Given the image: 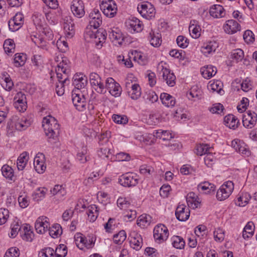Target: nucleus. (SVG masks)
Wrapping results in <instances>:
<instances>
[{
    "label": "nucleus",
    "mask_w": 257,
    "mask_h": 257,
    "mask_svg": "<svg viewBox=\"0 0 257 257\" xmlns=\"http://www.w3.org/2000/svg\"><path fill=\"white\" fill-rule=\"evenodd\" d=\"M43 126L49 142L55 143L60 134V125L56 118L51 115L43 118Z\"/></svg>",
    "instance_id": "f257e3e1"
},
{
    "label": "nucleus",
    "mask_w": 257,
    "mask_h": 257,
    "mask_svg": "<svg viewBox=\"0 0 257 257\" xmlns=\"http://www.w3.org/2000/svg\"><path fill=\"white\" fill-rule=\"evenodd\" d=\"M234 184L232 181H228L222 185L216 193V198L220 201L227 198L232 193Z\"/></svg>",
    "instance_id": "f03ea898"
},
{
    "label": "nucleus",
    "mask_w": 257,
    "mask_h": 257,
    "mask_svg": "<svg viewBox=\"0 0 257 257\" xmlns=\"http://www.w3.org/2000/svg\"><path fill=\"white\" fill-rule=\"evenodd\" d=\"M138 11L143 17L148 20H150L154 18L156 13L153 5L147 2L143 3L141 5H139Z\"/></svg>",
    "instance_id": "7ed1b4c3"
},
{
    "label": "nucleus",
    "mask_w": 257,
    "mask_h": 257,
    "mask_svg": "<svg viewBox=\"0 0 257 257\" xmlns=\"http://www.w3.org/2000/svg\"><path fill=\"white\" fill-rule=\"evenodd\" d=\"M89 80L91 86L97 92L100 94H104L106 92L104 85L101 82V77L98 74L94 72L91 73Z\"/></svg>",
    "instance_id": "20e7f679"
},
{
    "label": "nucleus",
    "mask_w": 257,
    "mask_h": 257,
    "mask_svg": "<svg viewBox=\"0 0 257 257\" xmlns=\"http://www.w3.org/2000/svg\"><path fill=\"white\" fill-rule=\"evenodd\" d=\"M118 182L124 187L135 186L138 183V178L136 174L127 173L120 177Z\"/></svg>",
    "instance_id": "39448f33"
},
{
    "label": "nucleus",
    "mask_w": 257,
    "mask_h": 257,
    "mask_svg": "<svg viewBox=\"0 0 257 257\" xmlns=\"http://www.w3.org/2000/svg\"><path fill=\"white\" fill-rule=\"evenodd\" d=\"M105 89H107L109 92L113 96L116 97L120 95L121 88L112 78L109 77L105 80Z\"/></svg>",
    "instance_id": "423d86ee"
},
{
    "label": "nucleus",
    "mask_w": 257,
    "mask_h": 257,
    "mask_svg": "<svg viewBox=\"0 0 257 257\" xmlns=\"http://www.w3.org/2000/svg\"><path fill=\"white\" fill-rule=\"evenodd\" d=\"M168 235V229L164 224H160L155 227L154 229V237L159 243L166 240Z\"/></svg>",
    "instance_id": "0eeeda50"
},
{
    "label": "nucleus",
    "mask_w": 257,
    "mask_h": 257,
    "mask_svg": "<svg viewBox=\"0 0 257 257\" xmlns=\"http://www.w3.org/2000/svg\"><path fill=\"white\" fill-rule=\"evenodd\" d=\"M158 69H161L160 74H162L163 79L168 86L173 87L176 84V76L170 69L164 67L160 64L158 66Z\"/></svg>",
    "instance_id": "6e6552de"
},
{
    "label": "nucleus",
    "mask_w": 257,
    "mask_h": 257,
    "mask_svg": "<svg viewBox=\"0 0 257 257\" xmlns=\"http://www.w3.org/2000/svg\"><path fill=\"white\" fill-rule=\"evenodd\" d=\"M73 91L72 93V100L76 108L79 111H83L86 105V98L82 94L76 93Z\"/></svg>",
    "instance_id": "1a4fd4ad"
},
{
    "label": "nucleus",
    "mask_w": 257,
    "mask_h": 257,
    "mask_svg": "<svg viewBox=\"0 0 257 257\" xmlns=\"http://www.w3.org/2000/svg\"><path fill=\"white\" fill-rule=\"evenodd\" d=\"M257 114L253 111L248 110L242 116L243 125L247 128H251L256 124Z\"/></svg>",
    "instance_id": "9d476101"
},
{
    "label": "nucleus",
    "mask_w": 257,
    "mask_h": 257,
    "mask_svg": "<svg viewBox=\"0 0 257 257\" xmlns=\"http://www.w3.org/2000/svg\"><path fill=\"white\" fill-rule=\"evenodd\" d=\"M24 16L21 13H17L12 19L9 21V28L10 31L15 32L22 27L24 24Z\"/></svg>",
    "instance_id": "9b49d317"
},
{
    "label": "nucleus",
    "mask_w": 257,
    "mask_h": 257,
    "mask_svg": "<svg viewBox=\"0 0 257 257\" xmlns=\"http://www.w3.org/2000/svg\"><path fill=\"white\" fill-rule=\"evenodd\" d=\"M14 105L19 111L24 112L27 108L26 97L24 93L19 92L14 97Z\"/></svg>",
    "instance_id": "f8f14e48"
},
{
    "label": "nucleus",
    "mask_w": 257,
    "mask_h": 257,
    "mask_svg": "<svg viewBox=\"0 0 257 257\" xmlns=\"http://www.w3.org/2000/svg\"><path fill=\"white\" fill-rule=\"evenodd\" d=\"M71 10L73 15L78 18L83 17L85 15L84 5L82 0H73Z\"/></svg>",
    "instance_id": "ddd939ff"
},
{
    "label": "nucleus",
    "mask_w": 257,
    "mask_h": 257,
    "mask_svg": "<svg viewBox=\"0 0 257 257\" xmlns=\"http://www.w3.org/2000/svg\"><path fill=\"white\" fill-rule=\"evenodd\" d=\"M125 24L127 29L131 33L140 32L143 29L142 22L135 17L128 20Z\"/></svg>",
    "instance_id": "4468645a"
},
{
    "label": "nucleus",
    "mask_w": 257,
    "mask_h": 257,
    "mask_svg": "<svg viewBox=\"0 0 257 257\" xmlns=\"http://www.w3.org/2000/svg\"><path fill=\"white\" fill-rule=\"evenodd\" d=\"M175 215L179 221H185L190 216L189 208L184 204L179 205L176 209Z\"/></svg>",
    "instance_id": "2eb2a0df"
},
{
    "label": "nucleus",
    "mask_w": 257,
    "mask_h": 257,
    "mask_svg": "<svg viewBox=\"0 0 257 257\" xmlns=\"http://www.w3.org/2000/svg\"><path fill=\"white\" fill-rule=\"evenodd\" d=\"M89 25L94 29L98 28L102 23L101 14L99 10L94 9L89 14Z\"/></svg>",
    "instance_id": "dca6fc26"
},
{
    "label": "nucleus",
    "mask_w": 257,
    "mask_h": 257,
    "mask_svg": "<svg viewBox=\"0 0 257 257\" xmlns=\"http://www.w3.org/2000/svg\"><path fill=\"white\" fill-rule=\"evenodd\" d=\"M47 217L45 216L39 217L36 220L35 227L38 233H44L49 227V223L47 221Z\"/></svg>",
    "instance_id": "f3484780"
},
{
    "label": "nucleus",
    "mask_w": 257,
    "mask_h": 257,
    "mask_svg": "<svg viewBox=\"0 0 257 257\" xmlns=\"http://www.w3.org/2000/svg\"><path fill=\"white\" fill-rule=\"evenodd\" d=\"M225 32L228 34H232L240 30V25L234 20H229L223 26Z\"/></svg>",
    "instance_id": "a211bd4d"
},
{
    "label": "nucleus",
    "mask_w": 257,
    "mask_h": 257,
    "mask_svg": "<svg viewBox=\"0 0 257 257\" xmlns=\"http://www.w3.org/2000/svg\"><path fill=\"white\" fill-rule=\"evenodd\" d=\"M224 122L226 126L233 130L236 128L239 124V119L232 114H228L224 117Z\"/></svg>",
    "instance_id": "6ab92c4d"
},
{
    "label": "nucleus",
    "mask_w": 257,
    "mask_h": 257,
    "mask_svg": "<svg viewBox=\"0 0 257 257\" xmlns=\"http://www.w3.org/2000/svg\"><path fill=\"white\" fill-rule=\"evenodd\" d=\"M108 35L104 30H97L94 34V42L98 48H100L102 46V44L105 42L106 36Z\"/></svg>",
    "instance_id": "aec40b11"
},
{
    "label": "nucleus",
    "mask_w": 257,
    "mask_h": 257,
    "mask_svg": "<svg viewBox=\"0 0 257 257\" xmlns=\"http://www.w3.org/2000/svg\"><path fill=\"white\" fill-rule=\"evenodd\" d=\"M108 35L109 39L112 42H115L118 44H121L123 40L122 34L117 29L115 30L111 28L109 29L108 30Z\"/></svg>",
    "instance_id": "412c9836"
},
{
    "label": "nucleus",
    "mask_w": 257,
    "mask_h": 257,
    "mask_svg": "<svg viewBox=\"0 0 257 257\" xmlns=\"http://www.w3.org/2000/svg\"><path fill=\"white\" fill-rule=\"evenodd\" d=\"M210 15L215 18L223 17L225 15V11L222 6L219 5L212 6L209 10Z\"/></svg>",
    "instance_id": "4be33fe9"
},
{
    "label": "nucleus",
    "mask_w": 257,
    "mask_h": 257,
    "mask_svg": "<svg viewBox=\"0 0 257 257\" xmlns=\"http://www.w3.org/2000/svg\"><path fill=\"white\" fill-rule=\"evenodd\" d=\"M189 31L193 38L196 39L200 36L201 28L198 25V22L195 20H192L190 22Z\"/></svg>",
    "instance_id": "5701e85b"
},
{
    "label": "nucleus",
    "mask_w": 257,
    "mask_h": 257,
    "mask_svg": "<svg viewBox=\"0 0 257 257\" xmlns=\"http://www.w3.org/2000/svg\"><path fill=\"white\" fill-rule=\"evenodd\" d=\"M162 103L167 107H173L176 103L174 97L167 93H162L160 95Z\"/></svg>",
    "instance_id": "b1692460"
},
{
    "label": "nucleus",
    "mask_w": 257,
    "mask_h": 257,
    "mask_svg": "<svg viewBox=\"0 0 257 257\" xmlns=\"http://www.w3.org/2000/svg\"><path fill=\"white\" fill-rule=\"evenodd\" d=\"M111 3V4H109V6L104 7L102 11L104 15L109 18L113 17L116 14L117 10L116 5L114 1L112 0Z\"/></svg>",
    "instance_id": "393cba45"
},
{
    "label": "nucleus",
    "mask_w": 257,
    "mask_h": 257,
    "mask_svg": "<svg viewBox=\"0 0 257 257\" xmlns=\"http://www.w3.org/2000/svg\"><path fill=\"white\" fill-rule=\"evenodd\" d=\"M21 236L23 240L27 241H32L34 237V233L30 229L28 224H26L21 231Z\"/></svg>",
    "instance_id": "a878e982"
},
{
    "label": "nucleus",
    "mask_w": 257,
    "mask_h": 257,
    "mask_svg": "<svg viewBox=\"0 0 257 257\" xmlns=\"http://www.w3.org/2000/svg\"><path fill=\"white\" fill-rule=\"evenodd\" d=\"M148 39L151 45L154 47H157L160 46L161 44V35L158 33H155V32L152 30L151 32H150Z\"/></svg>",
    "instance_id": "bb28decb"
},
{
    "label": "nucleus",
    "mask_w": 257,
    "mask_h": 257,
    "mask_svg": "<svg viewBox=\"0 0 257 257\" xmlns=\"http://www.w3.org/2000/svg\"><path fill=\"white\" fill-rule=\"evenodd\" d=\"M74 81L73 82V84L75 86V88L78 90H79L81 88H83L86 85L87 83V77L82 76H80L78 75H74Z\"/></svg>",
    "instance_id": "cd10ccee"
},
{
    "label": "nucleus",
    "mask_w": 257,
    "mask_h": 257,
    "mask_svg": "<svg viewBox=\"0 0 257 257\" xmlns=\"http://www.w3.org/2000/svg\"><path fill=\"white\" fill-rule=\"evenodd\" d=\"M217 72V68L212 65H207L201 69V73L205 79H209L214 76Z\"/></svg>",
    "instance_id": "c85d7f7f"
},
{
    "label": "nucleus",
    "mask_w": 257,
    "mask_h": 257,
    "mask_svg": "<svg viewBox=\"0 0 257 257\" xmlns=\"http://www.w3.org/2000/svg\"><path fill=\"white\" fill-rule=\"evenodd\" d=\"M87 214L90 222H94L98 215V208L97 206L93 204L88 207Z\"/></svg>",
    "instance_id": "c756f323"
},
{
    "label": "nucleus",
    "mask_w": 257,
    "mask_h": 257,
    "mask_svg": "<svg viewBox=\"0 0 257 257\" xmlns=\"http://www.w3.org/2000/svg\"><path fill=\"white\" fill-rule=\"evenodd\" d=\"M130 242L133 248L136 250L140 249L143 244V239L141 235L134 233L132 234Z\"/></svg>",
    "instance_id": "7c9ffc66"
},
{
    "label": "nucleus",
    "mask_w": 257,
    "mask_h": 257,
    "mask_svg": "<svg viewBox=\"0 0 257 257\" xmlns=\"http://www.w3.org/2000/svg\"><path fill=\"white\" fill-rule=\"evenodd\" d=\"M29 159L28 153L27 152L22 153L17 159V167L19 170H23L26 166Z\"/></svg>",
    "instance_id": "2f4dec72"
},
{
    "label": "nucleus",
    "mask_w": 257,
    "mask_h": 257,
    "mask_svg": "<svg viewBox=\"0 0 257 257\" xmlns=\"http://www.w3.org/2000/svg\"><path fill=\"white\" fill-rule=\"evenodd\" d=\"M199 191H204L205 193H210L215 191L214 185L208 182H204L200 183L197 186Z\"/></svg>",
    "instance_id": "473e14b6"
},
{
    "label": "nucleus",
    "mask_w": 257,
    "mask_h": 257,
    "mask_svg": "<svg viewBox=\"0 0 257 257\" xmlns=\"http://www.w3.org/2000/svg\"><path fill=\"white\" fill-rule=\"evenodd\" d=\"M128 95L132 99H138L141 95V88L138 84L134 83L132 89L128 91Z\"/></svg>",
    "instance_id": "72a5a7b5"
},
{
    "label": "nucleus",
    "mask_w": 257,
    "mask_h": 257,
    "mask_svg": "<svg viewBox=\"0 0 257 257\" xmlns=\"http://www.w3.org/2000/svg\"><path fill=\"white\" fill-rule=\"evenodd\" d=\"M254 231V225L252 222H248L245 226L242 231V237L244 239L251 237Z\"/></svg>",
    "instance_id": "f704fd0d"
},
{
    "label": "nucleus",
    "mask_w": 257,
    "mask_h": 257,
    "mask_svg": "<svg viewBox=\"0 0 257 257\" xmlns=\"http://www.w3.org/2000/svg\"><path fill=\"white\" fill-rule=\"evenodd\" d=\"M34 166L35 170L39 174H42L46 168L43 160H41L39 156L34 158Z\"/></svg>",
    "instance_id": "c9c22d12"
},
{
    "label": "nucleus",
    "mask_w": 257,
    "mask_h": 257,
    "mask_svg": "<svg viewBox=\"0 0 257 257\" xmlns=\"http://www.w3.org/2000/svg\"><path fill=\"white\" fill-rule=\"evenodd\" d=\"M151 220L152 217L150 215L143 214L138 219L137 224L142 227H146L150 225Z\"/></svg>",
    "instance_id": "e433bc0d"
},
{
    "label": "nucleus",
    "mask_w": 257,
    "mask_h": 257,
    "mask_svg": "<svg viewBox=\"0 0 257 257\" xmlns=\"http://www.w3.org/2000/svg\"><path fill=\"white\" fill-rule=\"evenodd\" d=\"M14 63L17 67L23 66L27 60V55L24 53H17L15 55Z\"/></svg>",
    "instance_id": "4c0bfd02"
},
{
    "label": "nucleus",
    "mask_w": 257,
    "mask_h": 257,
    "mask_svg": "<svg viewBox=\"0 0 257 257\" xmlns=\"http://www.w3.org/2000/svg\"><path fill=\"white\" fill-rule=\"evenodd\" d=\"M4 49L8 55L14 53L15 50V44L12 39L6 40L4 44Z\"/></svg>",
    "instance_id": "58836bf2"
},
{
    "label": "nucleus",
    "mask_w": 257,
    "mask_h": 257,
    "mask_svg": "<svg viewBox=\"0 0 257 257\" xmlns=\"http://www.w3.org/2000/svg\"><path fill=\"white\" fill-rule=\"evenodd\" d=\"M48 228L49 234L53 238H56L62 233V227L59 224H55L51 227Z\"/></svg>",
    "instance_id": "ea45409f"
},
{
    "label": "nucleus",
    "mask_w": 257,
    "mask_h": 257,
    "mask_svg": "<svg viewBox=\"0 0 257 257\" xmlns=\"http://www.w3.org/2000/svg\"><path fill=\"white\" fill-rule=\"evenodd\" d=\"M110 159L111 161H128L131 159V156L127 153L120 152L115 156L111 155Z\"/></svg>",
    "instance_id": "a19ab883"
},
{
    "label": "nucleus",
    "mask_w": 257,
    "mask_h": 257,
    "mask_svg": "<svg viewBox=\"0 0 257 257\" xmlns=\"http://www.w3.org/2000/svg\"><path fill=\"white\" fill-rule=\"evenodd\" d=\"M216 50V46L214 45L212 42H210L207 44H204L201 47V52L205 56H207L212 52H214Z\"/></svg>",
    "instance_id": "79ce46f5"
},
{
    "label": "nucleus",
    "mask_w": 257,
    "mask_h": 257,
    "mask_svg": "<svg viewBox=\"0 0 257 257\" xmlns=\"http://www.w3.org/2000/svg\"><path fill=\"white\" fill-rule=\"evenodd\" d=\"M69 63V61L67 58H63L57 66L58 70L62 71L65 74H69L70 72Z\"/></svg>",
    "instance_id": "37998d69"
},
{
    "label": "nucleus",
    "mask_w": 257,
    "mask_h": 257,
    "mask_svg": "<svg viewBox=\"0 0 257 257\" xmlns=\"http://www.w3.org/2000/svg\"><path fill=\"white\" fill-rule=\"evenodd\" d=\"M250 198V195L247 193H242L241 195L238 197L237 201L235 202V204L239 206H244L248 203Z\"/></svg>",
    "instance_id": "c03bdc74"
},
{
    "label": "nucleus",
    "mask_w": 257,
    "mask_h": 257,
    "mask_svg": "<svg viewBox=\"0 0 257 257\" xmlns=\"http://www.w3.org/2000/svg\"><path fill=\"white\" fill-rule=\"evenodd\" d=\"M3 175L6 178L11 180H13L14 176V170L12 168L8 165H4L2 168Z\"/></svg>",
    "instance_id": "a18cd8bd"
},
{
    "label": "nucleus",
    "mask_w": 257,
    "mask_h": 257,
    "mask_svg": "<svg viewBox=\"0 0 257 257\" xmlns=\"http://www.w3.org/2000/svg\"><path fill=\"white\" fill-rule=\"evenodd\" d=\"M173 246L177 249H182L184 247L185 242L183 238L179 236H174L172 238Z\"/></svg>",
    "instance_id": "49530a36"
},
{
    "label": "nucleus",
    "mask_w": 257,
    "mask_h": 257,
    "mask_svg": "<svg viewBox=\"0 0 257 257\" xmlns=\"http://www.w3.org/2000/svg\"><path fill=\"white\" fill-rule=\"evenodd\" d=\"M86 147H83L81 151L77 155V159L81 163H84L89 160V157L87 155Z\"/></svg>",
    "instance_id": "de8ad7c7"
},
{
    "label": "nucleus",
    "mask_w": 257,
    "mask_h": 257,
    "mask_svg": "<svg viewBox=\"0 0 257 257\" xmlns=\"http://www.w3.org/2000/svg\"><path fill=\"white\" fill-rule=\"evenodd\" d=\"M32 41L38 47L43 49H47V43L42 37L34 36L31 38Z\"/></svg>",
    "instance_id": "09e8293b"
},
{
    "label": "nucleus",
    "mask_w": 257,
    "mask_h": 257,
    "mask_svg": "<svg viewBox=\"0 0 257 257\" xmlns=\"http://www.w3.org/2000/svg\"><path fill=\"white\" fill-rule=\"evenodd\" d=\"M244 57V52L240 49H236L232 51L231 57L236 62L241 61Z\"/></svg>",
    "instance_id": "8fccbe9b"
},
{
    "label": "nucleus",
    "mask_w": 257,
    "mask_h": 257,
    "mask_svg": "<svg viewBox=\"0 0 257 257\" xmlns=\"http://www.w3.org/2000/svg\"><path fill=\"white\" fill-rule=\"evenodd\" d=\"M126 234L124 230H121L113 235V241L116 244H121L126 239Z\"/></svg>",
    "instance_id": "3c124183"
},
{
    "label": "nucleus",
    "mask_w": 257,
    "mask_h": 257,
    "mask_svg": "<svg viewBox=\"0 0 257 257\" xmlns=\"http://www.w3.org/2000/svg\"><path fill=\"white\" fill-rule=\"evenodd\" d=\"M75 241L77 246L80 249L82 250L84 248V245L83 244L85 241H87V238L83 236L82 234L80 233H77L75 236Z\"/></svg>",
    "instance_id": "603ef678"
},
{
    "label": "nucleus",
    "mask_w": 257,
    "mask_h": 257,
    "mask_svg": "<svg viewBox=\"0 0 257 257\" xmlns=\"http://www.w3.org/2000/svg\"><path fill=\"white\" fill-rule=\"evenodd\" d=\"M54 249L50 247H47L42 249L38 253V257H53Z\"/></svg>",
    "instance_id": "864d4df0"
},
{
    "label": "nucleus",
    "mask_w": 257,
    "mask_h": 257,
    "mask_svg": "<svg viewBox=\"0 0 257 257\" xmlns=\"http://www.w3.org/2000/svg\"><path fill=\"white\" fill-rule=\"evenodd\" d=\"M51 192L53 195H58L60 197H63L66 194L65 189L62 187V185H56L52 190H51Z\"/></svg>",
    "instance_id": "5fc2aeb1"
},
{
    "label": "nucleus",
    "mask_w": 257,
    "mask_h": 257,
    "mask_svg": "<svg viewBox=\"0 0 257 257\" xmlns=\"http://www.w3.org/2000/svg\"><path fill=\"white\" fill-rule=\"evenodd\" d=\"M67 247L64 244H61L57 247L54 254L56 257H65L67 255Z\"/></svg>",
    "instance_id": "6e6d98bb"
},
{
    "label": "nucleus",
    "mask_w": 257,
    "mask_h": 257,
    "mask_svg": "<svg viewBox=\"0 0 257 257\" xmlns=\"http://www.w3.org/2000/svg\"><path fill=\"white\" fill-rule=\"evenodd\" d=\"M209 148L208 146L206 144H202L197 145L195 149V153L197 155L202 156L203 155H206L208 153Z\"/></svg>",
    "instance_id": "4d7b16f0"
},
{
    "label": "nucleus",
    "mask_w": 257,
    "mask_h": 257,
    "mask_svg": "<svg viewBox=\"0 0 257 257\" xmlns=\"http://www.w3.org/2000/svg\"><path fill=\"white\" fill-rule=\"evenodd\" d=\"M117 205L120 209H126L130 205V202L126 198L119 197L117 200Z\"/></svg>",
    "instance_id": "13d9d810"
},
{
    "label": "nucleus",
    "mask_w": 257,
    "mask_h": 257,
    "mask_svg": "<svg viewBox=\"0 0 257 257\" xmlns=\"http://www.w3.org/2000/svg\"><path fill=\"white\" fill-rule=\"evenodd\" d=\"M47 190V189L45 188H39L36 192L33 194L34 200L39 201L44 198Z\"/></svg>",
    "instance_id": "bf43d9fd"
},
{
    "label": "nucleus",
    "mask_w": 257,
    "mask_h": 257,
    "mask_svg": "<svg viewBox=\"0 0 257 257\" xmlns=\"http://www.w3.org/2000/svg\"><path fill=\"white\" fill-rule=\"evenodd\" d=\"M20 250L18 248L13 247L9 248L6 252L4 257H19Z\"/></svg>",
    "instance_id": "052dcab7"
},
{
    "label": "nucleus",
    "mask_w": 257,
    "mask_h": 257,
    "mask_svg": "<svg viewBox=\"0 0 257 257\" xmlns=\"http://www.w3.org/2000/svg\"><path fill=\"white\" fill-rule=\"evenodd\" d=\"M9 217V211L5 208L0 209V225L5 224Z\"/></svg>",
    "instance_id": "680f3d73"
},
{
    "label": "nucleus",
    "mask_w": 257,
    "mask_h": 257,
    "mask_svg": "<svg viewBox=\"0 0 257 257\" xmlns=\"http://www.w3.org/2000/svg\"><path fill=\"white\" fill-rule=\"evenodd\" d=\"M177 45L181 48H186L189 44V40L183 36H179L176 39Z\"/></svg>",
    "instance_id": "e2e57ef3"
},
{
    "label": "nucleus",
    "mask_w": 257,
    "mask_h": 257,
    "mask_svg": "<svg viewBox=\"0 0 257 257\" xmlns=\"http://www.w3.org/2000/svg\"><path fill=\"white\" fill-rule=\"evenodd\" d=\"M112 118L113 120L118 124H125L127 122L128 119L126 116L113 114Z\"/></svg>",
    "instance_id": "0e129e2a"
},
{
    "label": "nucleus",
    "mask_w": 257,
    "mask_h": 257,
    "mask_svg": "<svg viewBox=\"0 0 257 257\" xmlns=\"http://www.w3.org/2000/svg\"><path fill=\"white\" fill-rule=\"evenodd\" d=\"M253 34L250 30H246L244 32L243 37L244 41L247 43H253L254 41Z\"/></svg>",
    "instance_id": "69168bd1"
},
{
    "label": "nucleus",
    "mask_w": 257,
    "mask_h": 257,
    "mask_svg": "<svg viewBox=\"0 0 257 257\" xmlns=\"http://www.w3.org/2000/svg\"><path fill=\"white\" fill-rule=\"evenodd\" d=\"M57 73V77L59 81V83L63 82V83H67V81H69L68 79V74H62V72L58 71V68L56 70Z\"/></svg>",
    "instance_id": "338daca9"
},
{
    "label": "nucleus",
    "mask_w": 257,
    "mask_h": 257,
    "mask_svg": "<svg viewBox=\"0 0 257 257\" xmlns=\"http://www.w3.org/2000/svg\"><path fill=\"white\" fill-rule=\"evenodd\" d=\"M214 237L216 241L219 242L223 240L224 238V233L223 230L221 228H217L214 231Z\"/></svg>",
    "instance_id": "774afa93"
}]
</instances>
